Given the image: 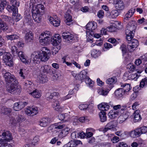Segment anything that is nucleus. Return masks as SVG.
<instances>
[{"label":"nucleus","instance_id":"obj_43","mask_svg":"<svg viewBox=\"0 0 147 147\" xmlns=\"http://www.w3.org/2000/svg\"><path fill=\"white\" fill-rule=\"evenodd\" d=\"M7 2L5 0L0 1V11L3 10L7 5Z\"/></svg>","mask_w":147,"mask_h":147},{"label":"nucleus","instance_id":"obj_26","mask_svg":"<svg viewBox=\"0 0 147 147\" xmlns=\"http://www.w3.org/2000/svg\"><path fill=\"white\" fill-rule=\"evenodd\" d=\"M0 28L4 31H6L7 32H9L11 31H9V29L8 26L6 23L3 22L2 20L0 18Z\"/></svg>","mask_w":147,"mask_h":147},{"label":"nucleus","instance_id":"obj_10","mask_svg":"<svg viewBox=\"0 0 147 147\" xmlns=\"http://www.w3.org/2000/svg\"><path fill=\"white\" fill-rule=\"evenodd\" d=\"M3 60L5 64L9 66H12L13 61L11 57V55L9 53H7L3 57Z\"/></svg>","mask_w":147,"mask_h":147},{"label":"nucleus","instance_id":"obj_51","mask_svg":"<svg viewBox=\"0 0 147 147\" xmlns=\"http://www.w3.org/2000/svg\"><path fill=\"white\" fill-rule=\"evenodd\" d=\"M78 120L79 121L82 123H83L85 121H88L89 120V117H82L79 118Z\"/></svg>","mask_w":147,"mask_h":147},{"label":"nucleus","instance_id":"obj_17","mask_svg":"<svg viewBox=\"0 0 147 147\" xmlns=\"http://www.w3.org/2000/svg\"><path fill=\"white\" fill-rule=\"evenodd\" d=\"M52 122V120L50 118H43L39 122V124L42 127H45Z\"/></svg>","mask_w":147,"mask_h":147},{"label":"nucleus","instance_id":"obj_53","mask_svg":"<svg viewBox=\"0 0 147 147\" xmlns=\"http://www.w3.org/2000/svg\"><path fill=\"white\" fill-rule=\"evenodd\" d=\"M1 136L0 135V147H6L7 146V144L4 140H1Z\"/></svg>","mask_w":147,"mask_h":147},{"label":"nucleus","instance_id":"obj_7","mask_svg":"<svg viewBox=\"0 0 147 147\" xmlns=\"http://www.w3.org/2000/svg\"><path fill=\"white\" fill-rule=\"evenodd\" d=\"M40 70L44 73L51 74H53L56 71V70L51 68V67L49 65H45L41 66Z\"/></svg>","mask_w":147,"mask_h":147},{"label":"nucleus","instance_id":"obj_34","mask_svg":"<svg viewBox=\"0 0 147 147\" xmlns=\"http://www.w3.org/2000/svg\"><path fill=\"white\" fill-rule=\"evenodd\" d=\"M136 9L131 8L125 15V20H128L129 18H130L133 15Z\"/></svg>","mask_w":147,"mask_h":147},{"label":"nucleus","instance_id":"obj_46","mask_svg":"<svg viewBox=\"0 0 147 147\" xmlns=\"http://www.w3.org/2000/svg\"><path fill=\"white\" fill-rule=\"evenodd\" d=\"M109 90H110L109 89H101L98 92L100 94L105 96L107 94Z\"/></svg>","mask_w":147,"mask_h":147},{"label":"nucleus","instance_id":"obj_19","mask_svg":"<svg viewBox=\"0 0 147 147\" xmlns=\"http://www.w3.org/2000/svg\"><path fill=\"white\" fill-rule=\"evenodd\" d=\"M48 18L49 20L54 26L57 27L60 25V20L57 17L56 18H55V19L50 16H49Z\"/></svg>","mask_w":147,"mask_h":147},{"label":"nucleus","instance_id":"obj_61","mask_svg":"<svg viewBox=\"0 0 147 147\" xmlns=\"http://www.w3.org/2000/svg\"><path fill=\"white\" fill-rule=\"evenodd\" d=\"M104 47L107 49L112 48L113 45L109 43L106 42L104 44Z\"/></svg>","mask_w":147,"mask_h":147},{"label":"nucleus","instance_id":"obj_4","mask_svg":"<svg viewBox=\"0 0 147 147\" xmlns=\"http://www.w3.org/2000/svg\"><path fill=\"white\" fill-rule=\"evenodd\" d=\"M50 32L48 31H46L42 32L40 36L39 40L41 45L46 44L50 41L49 36Z\"/></svg>","mask_w":147,"mask_h":147},{"label":"nucleus","instance_id":"obj_6","mask_svg":"<svg viewBox=\"0 0 147 147\" xmlns=\"http://www.w3.org/2000/svg\"><path fill=\"white\" fill-rule=\"evenodd\" d=\"M45 7L43 5L41 4H38L35 7H33L31 12L37 13L40 15H43L45 13Z\"/></svg>","mask_w":147,"mask_h":147},{"label":"nucleus","instance_id":"obj_15","mask_svg":"<svg viewBox=\"0 0 147 147\" xmlns=\"http://www.w3.org/2000/svg\"><path fill=\"white\" fill-rule=\"evenodd\" d=\"M88 72L86 70H83L81 71L80 74L76 75L75 77L76 79L77 80H80L82 82L84 81L87 76Z\"/></svg>","mask_w":147,"mask_h":147},{"label":"nucleus","instance_id":"obj_38","mask_svg":"<svg viewBox=\"0 0 147 147\" xmlns=\"http://www.w3.org/2000/svg\"><path fill=\"white\" fill-rule=\"evenodd\" d=\"M99 115L101 122H104L107 121L106 113L105 111H101L99 113Z\"/></svg>","mask_w":147,"mask_h":147},{"label":"nucleus","instance_id":"obj_11","mask_svg":"<svg viewBox=\"0 0 147 147\" xmlns=\"http://www.w3.org/2000/svg\"><path fill=\"white\" fill-rule=\"evenodd\" d=\"M136 28L135 22L134 21H130L127 24L125 31L128 30L129 32L135 33Z\"/></svg>","mask_w":147,"mask_h":147},{"label":"nucleus","instance_id":"obj_56","mask_svg":"<svg viewBox=\"0 0 147 147\" xmlns=\"http://www.w3.org/2000/svg\"><path fill=\"white\" fill-rule=\"evenodd\" d=\"M128 68H129L131 72L135 70L136 67L134 65H132L131 64H129L128 65Z\"/></svg>","mask_w":147,"mask_h":147},{"label":"nucleus","instance_id":"obj_29","mask_svg":"<svg viewBox=\"0 0 147 147\" xmlns=\"http://www.w3.org/2000/svg\"><path fill=\"white\" fill-rule=\"evenodd\" d=\"M18 10L12 11L13 12V18L16 22L18 21L22 18L21 15L18 13Z\"/></svg>","mask_w":147,"mask_h":147},{"label":"nucleus","instance_id":"obj_3","mask_svg":"<svg viewBox=\"0 0 147 147\" xmlns=\"http://www.w3.org/2000/svg\"><path fill=\"white\" fill-rule=\"evenodd\" d=\"M59 93L57 92L51 93L49 97H47L48 100L53 103L52 107L54 109L59 112H61L63 109L59 106V102L57 100Z\"/></svg>","mask_w":147,"mask_h":147},{"label":"nucleus","instance_id":"obj_37","mask_svg":"<svg viewBox=\"0 0 147 147\" xmlns=\"http://www.w3.org/2000/svg\"><path fill=\"white\" fill-rule=\"evenodd\" d=\"M93 107L92 106H91L90 105H88L86 104H81L79 106V108L81 110L87 109L89 111L90 109V110H92Z\"/></svg>","mask_w":147,"mask_h":147},{"label":"nucleus","instance_id":"obj_44","mask_svg":"<svg viewBox=\"0 0 147 147\" xmlns=\"http://www.w3.org/2000/svg\"><path fill=\"white\" fill-rule=\"evenodd\" d=\"M55 129H61L65 126V124L61 122L55 123Z\"/></svg>","mask_w":147,"mask_h":147},{"label":"nucleus","instance_id":"obj_49","mask_svg":"<svg viewBox=\"0 0 147 147\" xmlns=\"http://www.w3.org/2000/svg\"><path fill=\"white\" fill-rule=\"evenodd\" d=\"M115 78L113 77L108 79L106 81L107 83L109 84H111L115 82Z\"/></svg>","mask_w":147,"mask_h":147},{"label":"nucleus","instance_id":"obj_36","mask_svg":"<svg viewBox=\"0 0 147 147\" xmlns=\"http://www.w3.org/2000/svg\"><path fill=\"white\" fill-rule=\"evenodd\" d=\"M38 80L40 83H44L48 81V78L46 75L40 74L38 76Z\"/></svg>","mask_w":147,"mask_h":147},{"label":"nucleus","instance_id":"obj_30","mask_svg":"<svg viewBox=\"0 0 147 147\" xmlns=\"http://www.w3.org/2000/svg\"><path fill=\"white\" fill-rule=\"evenodd\" d=\"M109 105L107 103H101L98 105V108L101 111H107L109 108Z\"/></svg>","mask_w":147,"mask_h":147},{"label":"nucleus","instance_id":"obj_60","mask_svg":"<svg viewBox=\"0 0 147 147\" xmlns=\"http://www.w3.org/2000/svg\"><path fill=\"white\" fill-rule=\"evenodd\" d=\"M1 18L3 20L6 22H9L11 19L10 17H9L5 15H2L1 16Z\"/></svg>","mask_w":147,"mask_h":147},{"label":"nucleus","instance_id":"obj_12","mask_svg":"<svg viewBox=\"0 0 147 147\" xmlns=\"http://www.w3.org/2000/svg\"><path fill=\"white\" fill-rule=\"evenodd\" d=\"M26 114L28 116H33L36 114L38 112L37 108L33 107H28L25 110Z\"/></svg>","mask_w":147,"mask_h":147},{"label":"nucleus","instance_id":"obj_63","mask_svg":"<svg viewBox=\"0 0 147 147\" xmlns=\"http://www.w3.org/2000/svg\"><path fill=\"white\" fill-rule=\"evenodd\" d=\"M101 147H111V143L109 142L102 143L100 144Z\"/></svg>","mask_w":147,"mask_h":147},{"label":"nucleus","instance_id":"obj_28","mask_svg":"<svg viewBox=\"0 0 147 147\" xmlns=\"http://www.w3.org/2000/svg\"><path fill=\"white\" fill-rule=\"evenodd\" d=\"M32 13L33 20L37 23L40 22L42 19L41 16L42 15L34 12H32Z\"/></svg>","mask_w":147,"mask_h":147},{"label":"nucleus","instance_id":"obj_1","mask_svg":"<svg viewBox=\"0 0 147 147\" xmlns=\"http://www.w3.org/2000/svg\"><path fill=\"white\" fill-rule=\"evenodd\" d=\"M3 76L7 82L12 83L8 90L9 92L12 94H14L21 92V88L18 86V82L13 75L9 73L6 74L5 75H4Z\"/></svg>","mask_w":147,"mask_h":147},{"label":"nucleus","instance_id":"obj_31","mask_svg":"<svg viewBox=\"0 0 147 147\" xmlns=\"http://www.w3.org/2000/svg\"><path fill=\"white\" fill-rule=\"evenodd\" d=\"M140 111L138 110H136L134 113V121L136 122L139 121L142 119V117L140 114Z\"/></svg>","mask_w":147,"mask_h":147},{"label":"nucleus","instance_id":"obj_47","mask_svg":"<svg viewBox=\"0 0 147 147\" xmlns=\"http://www.w3.org/2000/svg\"><path fill=\"white\" fill-rule=\"evenodd\" d=\"M147 86V78H145L142 79L140 82V87L143 88L145 86Z\"/></svg>","mask_w":147,"mask_h":147},{"label":"nucleus","instance_id":"obj_16","mask_svg":"<svg viewBox=\"0 0 147 147\" xmlns=\"http://www.w3.org/2000/svg\"><path fill=\"white\" fill-rule=\"evenodd\" d=\"M61 41L60 35L58 34H55L54 37L52 38L51 40V43L54 46H57L59 45Z\"/></svg>","mask_w":147,"mask_h":147},{"label":"nucleus","instance_id":"obj_58","mask_svg":"<svg viewBox=\"0 0 147 147\" xmlns=\"http://www.w3.org/2000/svg\"><path fill=\"white\" fill-rule=\"evenodd\" d=\"M70 1L71 3L76 6L79 5V0H70Z\"/></svg>","mask_w":147,"mask_h":147},{"label":"nucleus","instance_id":"obj_22","mask_svg":"<svg viewBox=\"0 0 147 147\" xmlns=\"http://www.w3.org/2000/svg\"><path fill=\"white\" fill-rule=\"evenodd\" d=\"M120 85L121 87L120 88L122 89L123 91L126 94H127V92L129 91L131 89V87L129 84L122 83L120 84Z\"/></svg>","mask_w":147,"mask_h":147},{"label":"nucleus","instance_id":"obj_57","mask_svg":"<svg viewBox=\"0 0 147 147\" xmlns=\"http://www.w3.org/2000/svg\"><path fill=\"white\" fill-rule=\"evenodd\" d=\"M79 135L78 132H74L71 134V136L73 139H74L78 138Z\"/></svg>","mask_w":147,"mask_h":147},{"label":"nucleus","instance_id":"obj_55","mask_svg":"<svg viewBox=\"0 0 147 147\" xmlns=\"http://www.w3.org/2000/svg\"><path fill=\"white\" fill-rule=\"evenodd\" d=\"M97 16L100 18H103L104 15V13L103 10H99L97 13Z\"/></svg>","mask_w":147,"mask_h":147},{"label":"nucleus","instance_id":"obj_27","mask_svg":"<svg viewBox=\"0 0 147 147\" xmlns=\"http://www.w3.org/2000/svg\"><path fill=\"white\" fill-rule=\"evenodd\" d=\"M65 22L67 25L71 26L72 24L73 20L72 16L69 13H66L65 14Z\"/></svg>","mask_w":147,"mask_h":147},{"label":"nucleus","instance_id":"obj_18","mask_svg":"<svg viewBox=\"0 0 147 147\" xmlns=\"http://www.w3.org/2000/svg\"><path fill=\"white\" fill-rule=\"evenodd\" d=\"M130 115V113L127 111L123 112L119 119V123H123L128 118Z\"/></svg>","mask_w":147,"mask_h":147},{"label":"nucleus","instance_id":"obj_2","mask_svg":"<svg viewBox=\"0 0 147 147\" xmlns=\"http://www.w3.org/2000/svg\"><path fill=\"white\" fill-rule=\"evenodd\" d=\"M50 52V50L47 47H42L40 50L38 52L37 55H32L31 61H32L34 63H37L36 61H38L37 59H40L42 61H46L49 58Z\"/></svg>","mask_w":147,"mask_h":147},{"label":"nucleus","instance_id":"obj_39","mask_svg":"<svg viewBox=\"0 0 147 147\" xmlns=\"http://www.w3.org/2000/svg\"><path fill=\"white\" fill-rule=\"evenodd\" d=\"M11 109L7 108L5 107H2L1 109V112L4 115H7L9 113L11 112Z\"/></svg>","mask_w":147,"mask_h":147},{"label":"nucleus","instance_id":"obj_5","mask_svg":"<svg viewBox=\"0 0 147 147\" xmlns=\"http://www.w3.org/2000/svg\"><path fill=\"white\" fill-rule=\"evenodd\" d=\"M97 27V23L94 22H91L88 23L86 26V35L88 36V35L91 33L93 32Z\"/></svg>","mask_w":147,"mask_h":147},{"label":"nucleus","instance_id":"obj_42","mask_svg":"<svg viewBox=\"0 0 147 147\" xmlns=\"http://www.w3.org/2000/svg\"><path fill=\"white\" fill-rule=\"evenodd\" d=\"M11 50L12 54L14 56H16L18 53L19 51L17 47L15 46H12Z\"/></svg>","mask_w":147,"mask_h":147},{"label":"nucleus","instance_id":"obj_52","mask_svg":"<svg viewBox=\"0 0 147 147\" xmlns=\"http://www.w3.org/2000/svg\"><path fill=\"white\" fill-rule=\"evenodd\" d=\"M139 129L141 134H145L147 132V127L146 126H144Z\"/></svg>","mask_w":147,"mask_h":147},{"label":"nucleus","instance_id":"obj_21","mask_svg":"<svg viewBox=\"0 0 147 147\" xmlns=\"http://www.w3.org/2000/svg\"><path fill=\"white\" fill-rule=\"evenodd\" d=\"M25 41L26 42H30L33 39L34 34L32 32L29 30L26 31V33L25 36Z\"/></svg>","mask_w":147,"mask_h":147},{"label":"nucleus","instance_id":"obj_50","mask_svg":"<svg viewBox=\"0 0 147 147\" xmlns=\"http://www.w3.org/2000/svg\"><path fill=\"white\" fill-rule=\"evenodd\" d=\"M98 52L97 50L94 49L91 51V55L93 57L96 58L98 57Z\"/></svg>","mask_w":147,"mask_h":147},{"label":"nucleus","instance_id":"obj_59","mask_svg":"<svg viewBox=\"0 0 147 147\" xmlns=\"http://www.w3.org/2000/svg\"><path fill=\"white\" fill-rule=\"evenodd\" d=\"M139 105V103L138 102H136L133 103L132 106V108L133 110H135L136 109Z\"/></svg>","mask_w":147,"mask_h":147},{"label":"nucleus","instance_id":"obj_13","mask_svg":"<svg viewBox=\"0 0 147 147\" xmlns=\"http://www.w3.org/2000/svg\"><path fill=\"white\" fill-rule=\"evenodd\" d=\"M12 5H7L6 9L9 12H12V11L18 10V7L19 6L20 3L16 0L12 2L11 4Z\"/></svg>","mask_w":147,"mask_h":147},{"label":"nucleus","instance_id":"obj_9","mask_svg":"<svg viewBox=\"0 0 147 147\" xmlns=\"http://www.w3.org/2000/svg\"><path fill=\"white\" fill-rule=\"evenodd\" d=\"M28 102L25 101H20L15 102L14 104L13 109L16 111H19L27 105Z\"/></svg>","mask_w":147,"mask_h":147},{"label":"nucleus","instance_id":"obj_45","mask_svg":"<svg viewBox=\"0 0 147 147\" xmlns=\"http://www.w3.org/2000/svg\"><path fill=\"white\" fill-rule=\"evenodd\" d=\"M65 39V41L68 42H72L73 40H74V35L70 33V34L68 35L67 38Z\"/></svg>","mask_w":147,"mask_h":147},{"label":"nucleus","instance_id":"obj_14","mask_svg":"<svg viewBox=\"0 0 147 147\" xmlns=\"http://www.w3.org/2000/svg\"><path fill=\"white\" fill-rule=\"evenodd\" d=\"M138 45V40L135 39H133L131 41L128 42L127 45V48L128 50L132 49V50L135 49L136 48Z\"/></svg>","mask_w":147,"mask_h":147},{"label":"nucleus","instance_id":"obj_20","mask_svg":"<svg viewBox=\"0 0 147 147\" xmlns=\"http://www.w3.org/2000/svg\"><path fill=\"white\" fill-rule=\"evenodd\" d=\"M114 3L117 9L120 10H122L124 9V5L122 0H114Z\"/></svg>","mask_w":147,"mask_h":147},{"label":"nucleus","instance_id":"obj_48","mask_svg":"<svg viewBox=\"0 0 147 147\" xmlns=\"http://www.w3.org/2000/svg\"><path fill=\"white\" fill-rule=\"evenodd\" d=\"M120 49L122 51L123 56H124L126 54L127 52L126 46L125 45H122L121 46Z\"/></svg>","mask_w":147,"mask_h":147},{"label":"nucleus","instance_id":"obj_8","mask_svg":"<svg viewBox=\"0 0 147 147\" xmlns=\"http://www.w3.org/2000/svg\"><path fill=\"white\" fill-rule=\"evenodd\" d=\"M117 126L116 122L114 121H111L108 123L105 126L103 129L104 132H107L108 130H114L115 129V127Z\"/></svg>","mask_w":147,"mask_h":147},{"label":"nucleus","instance_id":"obj_32","mask_svg":"<svg viewBox=\"0 0 147 147\" xmlns=\"http://www.w3.org/2000/svg\"><path fill=\"white\" fill-rule=\"evenodd\" d=\"M125 93L123 91L122 89L118 88L115 92V94L116 98L118 99H121Z\"/></svg>","mask_w":147,"mask_h":147},{"label":"nucleus","instance_id":"obj_23","mask_svg":"<svg viewBox=\"0 0 147 147\" xmlns=\"http://www.w3.org/2000/svg\"><path fill=\"white\" fill-rule=\"evenodd\" d=\"M25 120L24 117V116L22 115H18L17 116L15 119L14 118L12 117L10 119V121L11 123H15L16 122H21Z\"/></svg>","mask_w":147,"mask_h":147},{"label":"nucleus","instance_id":"obj_54","mask_svg":"<svg viewBox=\"0 0 147 147\" xmlns=\"http://www.w3.org/2000/svg\"><path fill=\"white\" fill-rule=\"evenodd\" d=\"M88 36H89L90 37H94L96 38H99L100 36V34H94V32H92L90 34L88 35Z\"/></svg>","mask_w":147,"mask_h":147},{"label":"nucleus","instance_id":"obj_35","mask_svg":"<svg viewBox=\"0 0 147 147\" xmlns=\"http://www.w3.org/2000/svg\"><path fill=\"white\" fill-rule=\"evenodd\" d=\"M125 34H126V38L127 41V42H130V41H131L133 39H132L134 35V33L129 32V31L127 30V31H126Z\"/></svg>","mask_w":147,"mask_h":147},{"label":"nucleus","instance_id":"obj_41","mask_svg":"<svg viewBox=\"0 0 147 147\" xmlns=\"http://www.w3.org/2000/svg\"><path fill=\"white\" fill-rule=\"evenodd\" d=\"M6 38L7 40H13L18 39L19 37L16 34H13L12 35H7Z\"/></svg>","mask_w":147,"mask_h":147},{"label":"nucleus","instance_id":"obj_33","mask_svg":"<svg viewBox=\"0 0 147 147\" xmlns=\"http://www.w3.org/2000/svg\"><path fill=\"white\" fill-rule=\"evenodd\" d=\"M70 129L69 128L66 127L59 133V137L61 138H63L66 136L68 134V131Z\"/></svg>","mask_w":147,"mask_h":147},{"label":"nucleus","instance_id":"obj_25","mask_svg":"<svg viewBox=\"0 0 147 147\" xmlns=\"http://www.w3.org/2000/svg\"><path fill=\"white\" fill-rule=\"evenodd\" d=\"M29 94L34 98H39L41 96V91L37 89H36L33 90L32 92L29 93Z\"/></svg>","mask_w":147,"mask_h":147},{"label":"nucleus","instance_id":"obj_40","mask_svg":"<svg viewBox=\"0 0 147 147\" xmlns=\"http://www.w3.org/2000/svg\"><path fill=\"white\" fill-rule=\"evenodd\" d=\"M110 14L111 17L112 18H116L119 15L118 11L116 10H112Z\"/></svg>","mask_w":147,"mask_h":147},{"label":"nucleus","instance_id":"obj_24","mask_svg":"<svg viewBox=\"0 0 147 147\" xmlns=\"http://www.w3.org/2000/svg\"><path fill=\"white\" fill-rule=\"evenodd\" d=\"M17 55L18 56L20 60L23 63L25 64L28 63V61L26 59V57L24 55V54L22 51H19Z\"/></svg>","mask_w":147,"mask_h":147},{"label":"nucleus","instance_id":"obj_62","mask_svg":"<svg viewBox=\"0 0 147 147\" xmlns=\"http://www.w3.org/2000/svg\"><path fill=\"white\" fill-rule=\"evenodd\" d=\"M119 140V137L117 136H114L111 140L112 142L113 143H117L118 142Z\"/></svg>","mask_w":147,"mask_h":147},{"label":"nucleus","instance_id":"obj_64","mask_svg":"<svg viewBox=\"0 0 147 147\" xmlns=\"http://www.w3.org/2000/svg\"><path fill=\"white\" fill-rule=\"evenodd\" d=\"M127 145L123 142H119L117 146V147H127Z\"/></svg>","mask_w":147,"mask_h":147}]
</instances>
